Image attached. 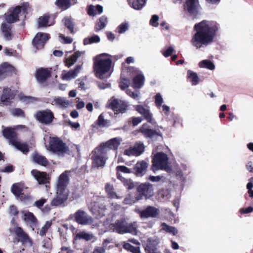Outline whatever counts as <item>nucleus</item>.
<instances>
[{
  "instance_id": "obj_1",
  "label": "nucleus",
  "mask_w": 253,
  "mask_h": 253,
  "mask_svg": "<svg viewBox=\"0 0 253 253\" xmlns=\"http://www.w3.org/2000/svg\"><path fill=\"white\" fill-rule=\"evenodd\" d=\"M218 24L214 21L203 20L195 25V33L191 40L192 45L196 48L207 46L213 42Z\"/></svg>"
},
{
  "instance_id": "obj_2",
  "label": "nucleus",
  "mask_w": 253,
  "mask_h": 253,
  "mask_svg": "<svg viewBox=\"0 0 253 253\" xmlns=\"http://www.w3.org/2000/svg\"><path fill=\"white\" fill-rule=\"evenodd\" d=\"M70 172L65 171L59 176L57 184L56 194L51 202V206H60L67 200L69 191L66 187L69 182Z\"/></svg>"
},
{
  "instance_id": "obj_3",
  "label": "nucleus",
  "mask_w": 253,
  "mask_h": 253,
  "mask_svg": "<svg viewBox=\"0 0 253 253\" xmlns=\"http://www.w3.org/2000/svg\"><path fill=\"white\" fill-rule=\"evenodd\" d=\"M112 65L110 56L102 53L94 58L93 69L95 76L100 79L109 78L111 73L110 70Z\"/></svg>"
},
{
  "instance_id": "obj_4",
  "label": "nucleus",
  "mask_w": 253,
  "mask_h": 253,
  "mask_svg": "<svg viewBox=\"0 0 253 253\" xmlns=\"http://www.w3.org/2000/svg\"><path fill=\"white\" fill-rule=\"evenodd\" d=\"M20 7L17 6L14 8H10L8 12L5 14L4 19L5 22L1 24V31L4 39L6 41L12 39L13 35L11 32V23L18 20L19 14L20 13Z\"/></svg>"
},
{
  "instance_id": "obj_5",
  "label": "nucleus",
  "mask_w": 253,
  "mask_h": 253,
  "mask_svg": "<svg viewBox=\"0 0 253 253\" xmlns=\"http://www.w3.org/2000/svg\"><path fill=\"white\" fill-rule=\"evenodd\" d=\"M137 228L136 222L127 223L126 219L123 218L118 220L115 224H111L109 226L110 230L113 232L119 234L130 233L132 235H136Z\"/></svg>"
},
{
  "instance_id": "obj_6",
  "label": "nucleus",
  "mask_w": 253,
  "mask_h": 253,
  "mask_svg": "<svg viewBox=\"0 0 253 253\" xmlns=\"http://www.w3.org/2000/svg\"><path fill=\"white\" fill-rule=\"evenodd\" d=\"M2 130V134L4 137L9 140L10 143L12 145L16 147L17 149L22 151L24 154H26L29 151L28 145L25 143H21L16 138V133L14 131V128L11 127H4Z\"/></svg>"
},
{
  "instance_id": "obj_7",
  "label": "nucleus",
  "mask_w": 253,
  "mask_h": 253,
  "mask_svg": "<svg viewBox=\"0 0 253 253\" xmlns=\"http://www.w3.org/2000/svg\"><path fill=\"white\" fill-rule=\"evenodd\" d=\"M47 149L59 157H63L69 151L66 144L57 137H50Z\"/></svg>"
},
{
  "instance_id": "obj_8",
  "label": "nucleus",
  "mask_w": 253,
  "mask_h": 253,
  "mask_svg": "<svg viewBox=\"0 0 253 253\" xmlns=\"http://www.w3.org/2000/svg\"><path fill=\"white\" fill-rule=\"evenodd\" d=\"M159 169H164L168 172L171 170L169 166V158L167 155L163 152L157 153L153 158L152 170L155 171Z\"/></svg>"
},
{
  "instance_id": "obj_9",
  "label": "nucleus",
  "mask_w": 253,
  "mask_h": 253,
  "mask_svg": "<svg viewBox=\"0 0 253 253\" xmlns=\"http://www.w3.org/2000/svg\"><path fill=\"white\" fill-rule=\"evenodd\" d=\"M94 199L96 201L91 203L90 206L91 212L99 217L104 216L107 210L105 205L107 202L106 199L103 197H95Z\"/></svg>"
},
{
  "instance_id": "obj_10",
  "label": "nucleus",
  "mask_w": 253,
  "mask_h": 253,
  "mask_svg": "<svg viewBox=\"0 0 253 253\" xmlns=\"http://www.w3.org/2000/svg\"><path fill=\"white\" fill-rule=\"evenodd\" d=\"M104 150V148L98 146L92 151L91 159L93 167H102L104 166L107 158L106 157V153Z\"/></svg>"
},
{
  "instance_id": "obj_11",
  "label": "nucleus",
  "mask_w": 253,
  "mask_h": 253,
  "mask_svg": "<svg viewBox=\"0 0 253 253\" xmlns=\"http://www.w3.org/2000/svg\"><path fill=\"white\" fill-rule=\"evenodd\" d=\"M75 220L79 224L92 225V228H95L98 225L94 224L93 218L84 211L79 210L73 215Z\"/></svg>"
},
{
  "instance_id": "obj_12",
  "label": "nucleus",
  "mask_w": 253,
  "mask_h": 253,
  "mask_svg": "<svg viewBox=\"0 0 253 253\" xmlns=\"http://www.w3.org/2000/svg\"><path fill=\"white\" fill-rule=\"evenodd\" d=\"M153 190L152 184L149 183L140 184L137 188L136 200H141L143 197L147 199L151 197L153 195Z\"/></svg>"
},
{
  "instance_id": "obj_13",
  "label": "nucleus",
  "mask_w": 253,
  "mask_h": 253,
  "mask_svg": "<svg viewBox=\"0 0 253 253\" xmlns=\"http://www.w3.org/2000/svg\"><path fill=\"white\" fill-rule=\"evenodd\" d=\"M109 106L117 114L125 113L128 107L126 101L114 97L109 100Z\"/></svg>"
},
{
  "instance_id": "obj_14",
  "label": "nucleus",
  "mask_w": 253,
  "mask_h": 253,
  "mask_svg": "<svg viewBox=\"0 0 253 253\" xmlns=\"http://www.w3.org/2000/svg\"><path fill=\"white\" fill-rule=\"evenodd\" d=\"M144 150V146L143 143L137 142L133 146L129 147L124 151V154L128 156H140Z\"/></svg>"
},
{
  "instance_id": "obj_15",
  "label": "nucleus",
  "mask_w": 253,
  "mask_h": 253,
  "mask_svg": "<svg viewBox=\"0 0 253 253\" xmlns=\"http://www.w3.org/2000/svg\"><path fill=\"white\" fill-rule=\"evenodd\" d=\"M24 186L23 184L16 183L12 185L11 187V191L12 193L21 201L27 202L31 199L29 195H24L23 191Z\"/></svg>"
},
{
  "instance_id": "obj_16",
  "label": "nucleus",
  "mask_w": 253,
  "mask_h": 253,
  "mask_svg": "<svg viewBox=\"0 0 253 253\" xmlns=\"http://www.w3.org/2000/svg\"><path fill=\"white\" fill-rule=\"evenodd\" d=\"M159 243L160 240L158 238L156 237L149 238L145 249L146 252L147 253H161L158 248Z\"/></svg>"
},
{
  "instance_id": "obj_17",
  "label": "nucleus",
  "mask_w": 253,
  "mask_h": 253,
  "mask_svg": "<svg viewBox=\"0 0 253 253\" xmlns=\"http://www.w3.org/2000/svg\"><path fill=\"white\" fill-rule=\"evenodd\" d=\"M36 116L40 122L46 125L51 123L54 118L52 112L49 110L39 111Z\"/></svg>"
},
{
  "instance_id": "obj_18",
  "label": "nucleus",
  "mask_w": 253,
  "mask_h": 253,
  "mask_svg": "<svg viewBox=\"0 0 253 253\" xmlns=\"http://www.w3.org/2000/svg\"><path fill=\"white\" fill-rule=\"evenodd\" d=\"M49 38V34L38 33L33 41V44L37 49L42 48L43 47L45 42L48 40Z\"/></svg>"
},
{
  "instance_id": "obj_19",
  "label": "nucleus",
  "mask_w": 253,
  "mask_h": 253,
  "mask_svg": "<svg viewBox=\"0 0 253 253\" xmlns=\"http://www.w3.org/2000/svg\"><path fill=\"white\" fill-rule=\"evenodd\" d=\"M122 139L120 138H114L107 141L103 145L99 146L100 148H104L105 152L107 153L108 150H117L121 144Z\"/></svg>"
},
{
  "instance_id": "obj_20",
  "label": "nucleus",
  "mask_w": 253,
  "mask_h": 253,
  "mask_svg": "<svg viewBox=\"0 0 253 253\" xmlns=\"http://www.w3.org/2000/svg\"><path fill=\"white\" fill-rule=\"evenodd\" d=\"M82 69V66L78 65L74 70H70L68 72L64 71L62 74V78L63 80L70 81L76 78Z\"/></svg>"
},
{
  "instance_id": "obj_21",
  "label": "nucleus",
  "mask_w": 253,
  "mask_h": 253,
  "mask_svg": "<svg viewBox=\"0 0 253 253\" xmlns=\"http://www.w3.org/2000/svg\"><path fill=\"white\" fill-rule=\"evenodd\" d=\"M14 92L10 88H4L0 98L1 103L3 105H9L11 100L14 98Z\"/></svg>"
},
{
  "instance_id": "obj_22",
  "label": "nucleus",
  "mask_w": 253,
  "mask_h": 253,
  "mask_svg": "<svg viewBox=\"0 0 253 253\" xmlns=\"http://www.w3.org/2000/svg\"><path fill=\"white\" fill-rule=\"evenodd\" d=\"M199 7L198 0H187L185 5V9L191 15H195L198 13Z\"/></svg>"
},
{
  "instance_id": "obj_23",
  "label": "nucleus",
  "mask_w": 253,
  "mask_h": 253,
  "mask_svg": "<svg viewBox=\"0 0 253 253\" xmlns=\"http://www.w3.org/2000/svg\"><path fill=\"white\" fill-rule=\"evenodd\" d=\"M135 110L149 123H153L152 115L150 113L148 107H145L142 105H136L135 107Z\"/></svg>"
},
{
  "instance_id": "obj_24",
  "label": "nucleus",
  "mask_w": 253,
  "mask_h": 253,
  "mask_svg": "<svg viewBox=\"0 0 253 253\" xmlns=\"http://www.w3.org/2000/svg\"><path fill=\"white\" fill-rule=\"evenodd\" d=\"M22 213L23 214V220L34 230V227L36 225L37 221L33 213L28 211H23Z\"/></svg>"
},
{
  "instance_id": "obj_25",
  "label": "nucleus",
  "mask_w": 253,
  "mask_h": 253,
  "mask_svg": "<svg viewBox=\"0 0 253 253\" xmlns=\"http://www.w3.org/2000/svg\"><path fill=\"white\" fill-rule=\"evenodd\" d=\"M31 174L35 178L39 184H44L48 181V177L44 172H40L33 169L31 172Z\"/></svg>"
},
{
  "instance_id": "obj_26",
  "label": "nucleus",
  "mask_w": 253,
  "mask_h": 253,
  "mask_svg": "<svg viewBox=\"0 0 253 253\" xmlns=\"http://www.w3.org/2000/svg\"><path fill=\"white\" fill-rule=\"evenodd\" d=\"M140 131L146 137L154 138L157 136H161L159 132L150 129L147 124L143 125L140 128Z\"/></svg>"
},
{
  "instance_id": "obj_27",
  "label": "nucleus",
  "mask_w": 253,
  "mask_h": 253,
  "mask_svg": "<svg viewBox=\"0 0 253 253\" xmlns=\"http://www.w3.org/2000/svg\"><path fill=\"white\" fill-rule=\"evenodd\" d=\"M51 103L53 105H55L62 109L67 108L70 104V102L68 100L61 97H55L51 100Z\"/></svg>"
},
{
  "instance_id": "obj_28",
  "label": "nucleus",
  "mask_w": 253,
  "mask_h": 253,
  "mask_svg": "<svg viewBox=\"0 0 253 253\" xmlns=\"http://www.w3.org/2000/svg\"><path fill=\"white\" fill-rule=\"evenodd\" d=\"M148 167V164L142 161L137 162L134 168V171L138 176H142L146 171Z\"/></svg>"
},
{
  "instance_id": "obj_29",
  "label": "nucleus",
  "mask_w": 253,
  "mask_h": 253,
  "mask_svg": "<svg viewBox=\"0 0 253 253\" xmlns=\"http://www.w3.org/2000/svg\"><path fill=\"white\" fill-rule=\"evenodd\" d=\"M159 213V211L155 208L149 207L140 213L142 218H147L150 217H156Z\"/></svg>"
},
{
  "instance_id": "obj_30",
  "label": "nucleus",
  "mask_w": 253,
  "mask_h": 253,
  "mask_svg": "<svg viewBox=\"0 0 253 253\" xmlns=\"http://www.w3.org/2000/svg\"><path fill=\"white\" fill-rule=\"evenodd\" d=\"M13 70V67L7 63L1 64L0 65V80L11 73Z\"/></svg>"
},
{
  "instance_id": "obj_31",
  "label": "nucleus",
  "mask_w": 253,
  "mask_h": 253,
  "mask_svg": "<svg viewBox=\"0 0 253 253\" xmlns=\"http://www.w3.org/2000/svg\"><path fill=\"white\" fill-rule=\"evenodd\" d=\"M50 70L48 69H39L36 75V77L38 81L42 83L45 81L48 77L50 76Z\"/></svg>"
},
{
  "instance_id": "obj_32",
  "label": "nucleus",
  "mask_w": 253,
  "mask_h": 253,
  "mask_svg": "<svg viewBox=\"0 0 253 253\" xmlns=\"http://www.w3.org/2000/svg\"><path fill=\"white\" fill-rule=\"evenodd\" d=\"M127 2L132 8L139 10L144 7L147 0H127Z\"/></svg>"
},
{
  "instance_id": "obj_33",
  "label": "nucleus",
  "mask_w": 253,
  "mask_h": 253,
  "mask_svg": "<svg viewBox=\"0 0 253 253\" xmlns=\"http://www.w3.org/2000/svg\"><path fill=\"white\" fill-rule=\"evenodd\" d=\"M81 55V52L77 51L75 52L72 56L65 59V63L66 66L70 67L76 62L78 58Z\"/></svg>"
},
{
  "instance_id": "obj_34",
  "label": "nucleus",
  "mask_w": 253,
  "mask_h": 253,
  "mask_svg": "<svg viewBox=\"0 0 253 253\" xmlns=\"http://www.w3.org/2000/svg\"><path fill=\"white\" fill-rule=\"evenodd\" d=\"M144 76L141 74V73H139L133 79V87L135 88H141L144 84Z\"/></svg>"
},
{
  "instance_id": "obj_35",
  "label": "nucleus",
  "mask_w": 253,
  "mask_h": 253,
  "mask_svg": "<svg viewBox=\"0 0 253 253\" xmlns=\"http://www.w3.org/2000/svg\"><path fill=\"white\" fill-rule=\"evenodd\" d=\"M76 238L79 239H84L86 241L94 240L95 239L94 236L91 233L86 232L85 231H82L78 233L76 236Z\"/></svg>"
},
{
  "instance_id": "obj_36",
  "label": "nucleus",
  "mask_w": 253,
  "mask_h": 253,
  "mask_svg": "<svg viewBox=\"0 0 253 253\" xmlns=\"http://www.w3.org/2000/svg\"><path fill=\"white\" fill-rule=\"evenodd\" d=\"M32 158L35 163L40 165L45 166L48 164V161L44 157L38 155V154L35 153L33 154Z\"/></svg>"
},
{
  "instance_id": "obj_37",
  "label": "nucleus",
  "mask_w": 253,
  "mask_h": 253,
  "mask_svg": "<svg viewBox=\"0 0 253 253\" xmlns=\"http://www.w3.org/2000/svg\"><path fill=\"white\" fill-rule=\"evenodd\" d=\"M187 77L190 82L193 85H196L199 84V78L196 73L188 70L187 71Z\"/></svg>"
},
{
  "instance_id": "obj_38",
  "label": "nucleus",
  "mask_w": 253,
  "mask_h": 253,
  "mask_svg": "<svg viewBox=\"0 0 253 253\" xmlns=\"http://www.w3.org/2000/svg\"><path fill=\"white\" fill-rule=\"evenodd\" d=\"M107 23V18L105 16H101L99 20V22H97L95 25V31H98L103 29L106 25Z\"/></svg>"
},
{
  "instance_id": "obj_39",
  "label": "nucleus",
  "mask_w": 253,
  "mask_h": 253,
  "mask_svg": "<svg viewBox=\"0 0 253 253\" xmlns=\"http://www.w3.org/2000/svg\"><path fill=\"white\" fill-rule=\"evenodd\" d=\"M12 230L16 235L22 240L25 241L28 239V235L20 227L18 226L13 227Z\"/></svg>"
},
{
  "instance_id": "obj_40",
  "label": "nucleus",
  "mask_w": 253,
  "mask_h": 253,
  "mask_svg": "<svg viewBox=\"0 0 253 253\" xmlns=\"http://www.w3.org/2000/svg\"><path fill=\"white\" fill-rule=\"evenodd\" d=\"M199 66L200 68H207L213 70L215 68L214 64L209 60H204L199 62Z\"/></svg>"
},
{
  "instance_id": "obj_41",
  "label": "nucleus",
  "mask_w": 253,
  "mask_h": 253,
  "mask_svg": "<svg viewBox=\"0 0 253 253\" xmlns=\"http://www.w3.org/2000/svg\"><path fill=\"white\" fill-rule=\"evenodd\" d=\"M55 4L63 10H66L71 6L68 0H57Z\"/></svg>"
},
{
  "instance_id": "obj_42",
  "label": "nucleus",
  "mask_w": 253,
  "mask_h": 253,
  "mask_svg": "<svg viewBox=\"0 0 253 253\" xmlns=\"http://www.w3.org/2000/svg\"><path fill=\"white\" fill-rule=\"evenodd\" d=\"M49 17L45 15L40 17L38 20L39 26L40 27H45L52 25L53 22L49 23Z\"/></svg>"
},
{
  "instance_id": "obj_43",
  "label": "nucleus",
  "mask_w": 253,
  "mask_h": 253,
  "mask_svg": "<svg viewBox=\"0 0 253 253\" xmlns=\"http://www.w3.org/2000/svg\"><path fill=\"white\" fill-rule=\"evenodd\" d=\"M105 190L109 197L111 198H119L116 193L114 191L113 187L110 184L107 183L105 185Z\"/></svg>"
},
{
  "instance_id": "obj_44",
  "label": "nucleus",
  "mask_w": 253,
  "mask_h": 253,
  "mask_svg": "<svg viewBox=\"0 0 253 253\" xmlns=\"http://www.w3.org/2000/svg\"><path fill=\"white\" fill-rule=\"evenodd\" d=\"M100 42V38L97 35H94L90 37L85 38L84 40V44L87 45Z\"/></svg>"
},
{
  "instance_id": "obj_45",
  "label": "nucleus",
  "mask_w": 253,
  "mask_h": 253,
  "mask_svg": "<svg viewBox=\"0 0 253 253\" xmlns=\"http://www.w3.org/2000/svg\"><path fill=\"white\" fill-rule=\"evenodd\" d=\"M161 226L162 230H163L167 232L171 233L173 235H175L177 233V231L174 227L169 226L165 223H162Z\"/></svg>"
},
{
  "instance_id": "obj_46",
  "label": "nucleus",
  "mask_w": 253,
  "mask_h": 253,
  "mask_svg": "<svg viewBox=\"0 0 253 253\" xmlns=\"http://www.w3.org/2000/svg\"><path fill=\"white\" fill-rule=\"evenodd\" d=\"M123 247L124 249L130 251L132 253H140L139 247H134L128 243H125Z\"/></svg>"
},
{
  "instance_id": "obj_47",
  "label": "nucleus",
  "mask_w": 253,
  "mask_h": 253,
  "mask_svg": "<svg viewBox=\"0 0 253 253\" xmlns=\"http://www.w3.org/2000/svg\"><path fill=\"white\" fill-rule=\"evenodd\" d=\"M97 124L100 127H107L109 126L110 122L108 120H105L103 115L101 114L98 118Z\"/></svg>"
},
{
  "instance_id": "obj_48",
  "label": "nucleus",
  "mask_w": 253,
  "mask_h": 253,
  "mask_svg": "<svg viewBox=\"0 0 253 253\" xmlns=\"http://www.w3.org/2000/svg\"><path fill=\"white\" fill-rule=\"evenodd\" d=\"M52 222L50 221H47L45 222V224L41 228L39 233L40 236H43L45 235L48 230L50 227Z\"/></svg>"
},
{
  "instance_id": "obj_49",
  "label": "nucleus",
  "mask_w": 253,
  "mask_h": 253,
  "mask_svg": "<svg viewBox=\"0 0 253 253\" xmlns=\"http://www.w3.org/2000/svg\"><path fill=\"white\" fill-rule=\"evenodd\" d=\"M65 26L68 29L71 33L74 32V25L70 18L65 17L63 20Z\"/></svg>"
},
{
  "instance_id": "obj_50",
  "label": "nucleus",
  "mask_w": 253,
  "mask_h": 253,
  "mask_svg": "<svg viewBox=\"0 0 253 253\" xmlns=\"http://www.w3.org/2000/svg\"><path fill=\"white\" fill-rule=\"evenodd\" d=\"M129 27L128 22H124L121 23L117 28L118 32L119 34H123L126 32Z\"/></svg>"
},
{
  "instance_id": "obj_51",
  "label": "nucleus",
  "mask_w": 253,
  "mask_h": 253,
  "mask_svg": "<svg viewBox=\"0 0 253 253\" xmlns=\"http://www.w3.org/2000/svg\"><path fill=\"white\" fill-rule=\"evenodd\" d=\"M163 103V98L160 93H158L155 95V104L157 107L159 108L162 106Z\"/></svg>"
},
{
  "instance_id": "obj_52",
  "label": "nucleus",
  "mask_w": 253,
  "mask_h": 253,
  "mask_svg": "<svg viewBox=\"0 0 253 253\" xmlns=\"http://www.w3.org/2000/svg\"><path fill=\"white\" fill-rule=\"evenodd\" d=\"M3 52L5 55L8 56H17L18 55V53L15 50L8 49L7 48H5L4 49Z\"/></svg>"
},
{
  "instance_id": "obj_53",
  "label": "nucleus",
  "mask_w": 253,
  "mask_h": 253,
  "mask_svg": "<svg viewBox=\"0 0 253 253\" xmlns=\"http://www.w3.org/2000/svg\"><path fill=\"white\" fill-rule=\"evenodd\" d=\"M159 17L157 15H152L149 23L153 27H156L158 26V20Z\"/></svg>"
},
{
  "instance_id": "obj_54",
  "label": "nucleus",
  "mask_w": 253,
  "mask_h": 253,
  "mask_svg": "<svg viewBox=\"0 0 253 253\" xmlns=\"http://www.w3.org/2000/svg\"><path fill=\"white\" fill-rule=\"evenodd\" d=\"M59 37L61 38L60 42L64 43H71L73 39L69 37H65L63 34H59Z\"/></svg>"
},
{
  "instance_id": "obj_55",
  "label": "nucleus",
  "mask_w": 253,
  "mask_h": 253,
  "mask_svg": "<svg viewBox=\"0 0 253 253\" xmlns=\"http://www.w3.org/2000/svg\"><path fill=\"white\" fill-rule=\"evenodd\" d=\"M12 115L17 117H24L23 111L19 108H15L12 109L11 111Z\"/></svg>"
},
{
  "instance_id": "obj_56",
  "label": "nucleus",
  "mask_w": 253,
  "mask_h": 253,
  "mask_svg": "<svg viewBox=\"0 0 253 253\" xmlns=\"http://www.w3.org/2000/svg\"><path fill=\"white\" fill-rule=\"evenodd\" d=\"M136 197L134 199L130 195H127L125 199L124 203L125 204L132 205L137 201Z\"/></svg>"
},
{
  "instance_id": "obj_57",
  "label": "nucleus",
  "mask_w": 253,
  "mask_h": 253,
  "mask_svg": "<svg viewBox=\"0 0 253 253\" xmlns=\"http://www.w3.org/2000/svg\"><path fill=\"white\" fill-rule=\"evenodd\" d=\"M117 171L118 172H122L125 173H129L130 172V170L126 166H120L116 168Z\"/></svg>"
},
{
  "instance_id": "obj_58",
  "label": "nucleus",
  "mask_w": 253,
  "mask_h": 253,
  "mask_svg": "<svg viewBox=\"0 0 253 253\" xmlns=\"http://www.w3.org/2000/svg\"><path fill=\"white\" fill-rule=\"evenodd\" d=\"M123 182L125 185L127 186L128 189H130L134 187V184L130 179H127L123 178Z\"/></svg>"
},
{
  "instance_id": "obj_59",
  "label": "nucleus",
  "mask_w": 253,
  "mask_h": 253,
  "mask_svg": "<svg viewBox=\"0 0 253 253\" xmlns=\"http://www.w3.org/2000/svg\"><path fill=\"white\" fill-rule=\"evenodd\" d=\"M241 214H247L251 213L253 211V207L250 206L246 208H242L239 211Z\"/></svg>"
},
{
  "instance_id": "obj_60",
  "label": "nucleus",
  "mask_w": 253,
  "mask_h": 253,
  "mask_svg": "<svg viewBox=\"0 0 253 253\" xmlns=\"http://www.w3.org/2000/svg\"><path fill=\"white\" fill-rule=\"evenodd\" d=\"M129 82L126 79H123L120 83V86L122 89H125L129 85Z\"/></svg>"
},
{
  "instance_id": "obj_61",
  "label": "nucleus",
  "mask_w": 253,
  "mask_h": 253,
  "mask_svg": "<svg viewBox=\"0 0 253 253\" xmlns=\"http://www.w3.org/2000/svg\"><path fill=\"white\" fill-rule=\"evenodd\" d=\"M126 92L127 94L131 96L133 98L136 100L140 99L139 93L131 92L128 90H127Z\"/></svg>"
},
{
  "instance_id": "obj_62",
  "label": "nucleus",
  "mask_w": 253,
  "mask_h": 253,
  "mask_svg": "<svg viewBox=\"0 0 253 253\" xmlns=\"http://www.w3.org/2000/svg\"><path fill=\"white\" fill-rule=\"evenodd\" d=\"M88 14L90 16H94L97 14V12L95 10V6L90 5L88 9Z\"/></svg>"
},
{
  "instance_id": "obj_63",
  "label": "nucleus",
  "mask_w": 253,
  "mask_h": 253,
  "mask_svg": "<svg viewBox=\"0 0 253 253\" xmlns=\"http://www.w3.org/2000/svg\"><path fill=\"white\" fill-rule=\"evenodd\" d=\"M173 51V48L170 46L164 52L163 55L165 57H168L169 56Z\"/></svg>"
},
{
  "instance_id": "obj_64",
  "label": "nucleus",
  "mask_w": 253,
  "mask_h": 253,
  "mask_svg": "<svg viewBox=\"0 0 253 253\" xmlns=\"http://www.w3.org/2000/svg\"><path fill=\"white\" fill-rule=\"evenodd\" d=\"M105 250L103 247H95L92 253H105Z\"/></svg>"
}]
</instances>
